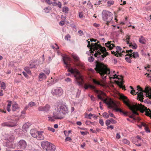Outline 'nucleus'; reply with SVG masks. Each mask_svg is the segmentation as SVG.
Instances as JSON below:
<instances>
[{
	"label": "nucleus",
	"instance_id": "obj_61",
	"mask_svg": "<svg viewBox=\"0 0 151 151\" xmlns=\"http://www.w3.org/2000/svg\"><path fill=\"white\" fill-rule=\"evenodd\" d=\"M114 109L115 110L116 112L119 111L120 112H122V110L120 109L115 108Z\"/></svg>",
	"mask_w": 151,
	"mask_h": 151
},
{
	"label": "nucleus",
	"instance_id": "obj_16",
	"mask_svg": "<svg viewBox=\"0 0 151 151\" xmlns=\"http://www.w3.org/2000/svg\"><path fill=\"white\" fill-rule=\"evenodd\" d=\"M38 131L35 129H32L30 130V133L32 137L37 138L38 134Z\"/></svg>",
	"mask_w": 151,
	"mask_h": 151
},
{
	"label": "nucleus",
	"instance_id": "obj_12",
	"mask_svg": "<svg viewBox=\"0 0 151 151\" xmlns=\"http://www.w3.org/2000/svg\"><path fill=\"white\" fill-rule=\"evenodd\" d=\"M1 125L2 126H7L9 127H14L17 125L16 121H9L2 123Z\"/></svg>",
	"mask_w": 151,
	"mask_h": 151
},
{
	"label": "nucleus",
	"instance_id": "obj_3",
	"mask_svg": "<svg viewBox=\"0 0 151 151\" xmlns=\"http://www.w3.org/2000/svg\"><path fill=\"white\" fill-rule=\"evenodd\" d=\"M95 70L100 75L103 79H106V75L110 73V70L104 64L96 61Z\"/></svg>",
	"mask_w": 151,
	"mask_h": 151
},
{
	"label": "nucleus",
	"instance_id": "obj_25",
	"mask_svg": "<svg viewBox=\"0 0 151 151\" xmlns=\"http://www.w3.org/2000/svg\"><path fill=\"white\" fill-rule=\"evenodd\" d=\"M30 125V124L29 123H26L23 125L22 129L24 130L27 131Z\"/></svg>",
	"mask_w": 151,
	"mask_h": 151
},
{
	"label": "nucleus",
	"instance_id": "obj_59",
	"mask_svg": "<svg viewBox=\"0 0 151 151\" xmlns=\"http://www.w3.org/2000/svg\"><path fill=\"white\" fill-rule=\"evenodd\" d=\"M57 6H58L59 8H60L61 7L62 4L59 1L58 3L57 4Z\"/></svg>",
	"mask_w": 151,
	"mask_h": 151
},
{
	"label": "nucleus",
	"instance_id": "obj_49",
	"mask_svg": "<svg viewBox=\"0 0 151 151\" xmlns=\"http://www.w3.org/2000/svg\"><path fill=\"white\" fill-rule=\"evenodd\" d=\"M151 92V91H150L148 93H146V95H147V97H149L150 99H151V93H150Z\"/></svg>",
	"mask_w": 151,
	"mask_h": 151
},
{
	"label": "nucleus",
	"instance_id": "obj_56",
	"mask_svg": "<svg viewBox=\"0 0 151 151\" xmlns=\"http://www.w3.org/2000/svg\"><path fill=\"white\" fill-rule=\"evenodd\" d=\"M79 17L81 18H82L83 17V14L82 12H79Z\"/></svg>",
	"mask_w": 151,
	"mask_h": 151
},
{
	"label": "nucleus",
	"instance_id": "obj_52",
	"mask_svg": "<svg viewBox=\"0 0 151 151\" xmlns=\"http://www.w3.org/2000/svg\"><path fill=\"white\" fill-rule=\"evenodd\" d=\"M126 52L127 53V54H132V50H126Z\"/></svg>",
	"mask_w": 151,
	"mask_h": 151
},
{
	"label": "nucleus",
	"instance_id": "obj_44",
	"mask_svg": "<svg viewBox=\"0 0 151 151\" xmlns=\"http://www.w3.org/2000/svg\"><path fill=\"white\" fill-rule=\"evenodd\" d=\"M99 123L102 126H103L104 125V122L103 120L102 119H100L99 121Z\"/></svg>",
	"mask_w": 151,
	"mask_h": 151
},
{
	"label": "nucleus",
	"instance_id": "obj_57",
	"mask_svg": "<svg viewBox=\"0 0 151 151\" xmlns=\"http://www.w3.org/2000/svg\"><path fill=\"white\" fill-rule=\"evenodd\" d=\"M28 68L26 67L24 68V70L28 73H31L29 69H28Z\"/></svg>",
	"mask_w": 151,
	"mask_h": 151
},
{
	"label": "nucleus",
	"instance_id": "obj_58",
	"mask_svg": "<svg viewBox=\"0 0 151 151\" xmlns=\"http://www.w3.org/2000/svg\"><path fill=\"white\" fill-rule=\"evenodd\" d=\"M64 133L65 136H68L69 135V133H68V131L66 130H65L64 131Z\"/></svg>",
	"mask_w": 151,
	"mask_h": 151
},
{
	"label": "nucleus",
	"instance_id": "obj_27",
	"mask_svg": "<svg viewBox=\"0 0 151 151\" xmlns=\"http://www.w3.org/2000/svg\"><path fill=\"white\" fill-rule=\"evenodd\" d=\"M72 56L75 61H78L79 60V58L76 55L73 54H72Z\"/></svg>",
	"mask_w": 151,
	"mask_h": 151
},
{
	"label": "nucleus",
	"instance_id": "obj_63",
	"mask_svg": "<svg viewBox=\"0 0 151 151\" xmlns=\"http://www.w3.org/2000/svg\"><path fill=\"white\" fill-rule=\"evenodd\" d=\"M88 86H89V88H92L93 89H95V87L93 86H92L91 85H89Z\"/></svg>",
	"mask_w": 151,
	"mask_h": 151
},
{
	"label": "nucleus",
	"instance_id": "obj_35",
	"mask_svg": "<svg viewBox=\"0 0 151 151\" xmlns=\"http://www.w3.org/2000/svg\"><path fill=\"white\" fill-rule=\"evenodd\" d=\"M44 72L46 74L48 75L50 73V70L49 69L46 68H45V70H44Z\"/></svg>",
	"mask_w": 151,
	"mask_h": 151
},
{
	"label": "nucleus",
	"instance_id": "obj_17",
	"mask_svg": "<svg viewBox=\"0 0 151 151\" xmlns=\"http://www.w3.org/2000/svg\"><path fill=\"white\" fill-rule=\"evenodd\" d=\"M43 132L42 131H38V134L37 138L38 140H42L44 139V136L42 135Z\"/></svg>",
	"mask_w": 151,
	"mask_h": 151
},
{
	"label": "nucleus",
	"instance_id": "obj_34",
	"mask_svg": "<svg viewBox=\"0 0 151 151\" xmlns=\"http://www.w3.org/2000/svg\"><path fill=\"white\" fill-rule=\"evenodd\" d=\"M69 70V71L71 73H74L75 74H76V71H78L76 70H74L73 68H71L70 70Z\"/></svg>",
	"mask_w": 151,
	"mask_h": 151
},
{
	"label": "nucleus",
	"instance_id": "obj_31",
	"mask_svg": "<svg viewBox=\"0 0 151 151\" xmlns=\"http://www.w3.org/2000/svg\"><path fill=\"white\" fill-rule=\"evenodd\" d=\"M103 116L105 119H108L109 117V115L106 112H104L102 114Z\"/></svg>",
	"mask_w": 151,
	"mask_h": 151
},
{
	"label": "nucleus",
	"instance_id": "obj_51",
	"mask_svg": "<svg viewBox=\"0 0 151 151\" xmlns=\"http://www.w3.org/2000/svg\"><path fill=\"white\" fill-rule=\"evenodd\" d=\"M70 35L68 34L66 35L65 37V40H69V38H70Z\"/></svg>",
	"mask_w": 151,
	"mask_h": 151
},
{
	"label": "nucleus",
	"instance_id": "obj_24",
	"mask_svg": "<svg viewBox=\"0 0 151 151\" xmlns=\"http://www.w3.org/2000/svg\"><path fill=\"white\" fill-rule=\"evenodd\" d=\"M36 104L34 102H29L27 105V106H26L25 108V110H27L28 108L29 107H31L33 106H35Z\"/></svg>",
	"mask_w": 151,
	"mask_h": 151
},
{
	"label": "nucleus",
	"instance_id": "obj_29",
	"mask_svg": "<svg viewBox=\"0 0 151 151\" xmlns=\"http://www.w3.org/2000/svg\"><path fill=\"white\" fill-rule=\"evenodd\" d=\"M7 119L9 121H16L14 119L13 117L11 116H8L7 118Z\"/></svg>",
	"mask_w": 151,
	"mask_h": 151
},
{
	"label": "nucleus",
	"instance_id": "obj_14",
	"mask_svg": "<svg viewBox=\"0 0 151 151\" xmlns=\"http://www.w3.org/2000/svg\"><path fill=\"white\" fill-rule=\"evenodd\" d=\"M19 145L21 149H24L26 147L27 144L26 142L24 140L22 139L19 142Z\"/></svg>",
	"mask_w": 151,
	"mask_h": 151
},
{
	"label": "nucleus",
	"instance_id": "obj_37",
	"mask_svg": "<svg viewBox=\"0 0 151 151\" xmlns=\"http://www.w3.org/2000/svg\"><path fill=\"white\" fill-rule=\"evenodd\" d=\"M94 60V58L93 56H91L88 58V60L90 62H93Z\"/></svg>",
	"mask_w": 151,
	"mask_h": 151
},
{
	"label": "nucleus",
	"instance_id": "obj_11",
	"mask_svg": "<svg viewBox=\"0 0 151 151\" xmlns=\"http://www.w3.org/2000/svg\"><path fill=\"white\" fill-rule=\"evenodd\" d=\"M96 53L94 54V55L95 57H97V60L99 61H101L104 60L105 57L103 55H101V53L100 51L99 50L96 51Z\"/></svg>",
	"mask_w": 151,
	"mask_h": 151
},
{
	"label": "nucleus",
	"instance_id": "obj_48",
	"mask_svg": "<svg viewBox=\"0 0 151 151\" xmlns=\"http://www.w3.org/2000/svg\"><path fill=\"white\" fill-rule=\"evenodd\" d=\"M145 131L147 132H150L147 126L145 128Z\"/></svg>",
	"mask_w": 151,
	"mask_h": 151
},
{
	"label": "nucleus",
	"instance_id": "obj_4",
	"mask_svg": "<svg viewBox=\"0 0 151 151\" xmlns=\"http://www.w3.org/2000/svg\"><path fill=\"white\" fill-rule=\"evenodd\" d=\"M137 90L140 91V93L139 92H137L136 94L138 95V99H139V100L141 102L143 101V100L144 99L143 97L144 96L143 92L146 93H148L150 91H151V88L148 87H146L144 90H143L139 86H137Z\"/></svg>",
	"mask_w": 151,
	"mask_h": 151
},
{
	"label": "nucleus",
	"instance_id": "obj_41",
	"mask_svg": "<svg viewBox=\"0 0 151 151\" xmlns=\"http://www.w3.org/2000/svg\"><path fill=\"white\" fill-rule=\"evenodd\" d=\"M1 87L2 89H5L6 88L5 83L4 82H2L1 84Z\"/></svg>",
	"mask_w": 151,
	"mask_h": 151
},
{
	"label": "nucleus",
	"instance_id": "obj_39",
	"mask_svg": "<svg viewBox=\"0 0 151 151\" xmlns=\"http://www.w3.org/2000/svg\"><path fill=\"white\" fill-rule=\"evenodd\" d=\"M116 52H119L121 51L122 48L119 46H117L116 47Z\"/></svg>",
	"mask_w": 151,
	"mask_h": 151
},
{
	"label": "nucleus",
	"instance_id": "obj_47",
	"mask_svg": "<svg viewBox=\"0 0 151 151\" xmlns=\"http://www.w3.org/2000/svg\"><path fill=\"white\" fill-rule=\"evenodd\" d=\"M130 88L132 89L130 92L133 95H135L136 94H134V93H133V92H135V90L133 89V88L132 86H130Z\"/></svg>",
	"mask_w": 151,
	"mask_h": 151
},
{
	"label": "nucleus",
	"instance_id": "obj_38",
	"mask_svg": "<svg viewBox=\"0 0 151 151\" xmlns=\"http://www.w3.org/2000/svg\"><path fill=\"white\" fill-rule=\"evenodd\" d=\"M123 142L124 144H127V145H129L130 143L129 141L127 139H124L123 140Z\"/></svg>",
	"mask_w": 151,
	"mask_h": 151
},
{
	"label": "nucleus",
	"instance_id": "obj_46",
	"mask_svg": "<svg viewBox=\"0 0 151 151\" xmlns=\"http://www.w3.org/2000/svg\"><path fill=\"white\" fill-rule=\"evenodd\" d=\"M96 92L97 93H99L101 94H102V95L105 94V93H104L103 91H100L96 90Z\"/></svg>",
	"mask_w": 151,
	"mask_h": 151
},
{
	"label": "nucleus",
	"instance_id": "obj_20",
	"mask_svg": "<svg viewBox=\"0 0 151 151\" xmlns=\"http://www.w3.org/2000/svg\"><path fill=\"white\" fill-rule=\"evenodd\" d=\"M12 111H16L17 110L18 111L19 109V107L17 104H13L12 105Z\"/></svg>",
	"mask_w": 151,
	"mask_h": 151
},
{
	"label": "nucleus",
	"instance_id": "obj_9",
	"mask_svg": "<svg viewBox=\"0 0 151 151\" xmlns=\"http://www.w3.org/2000/svg\"><path fill=\"white\" fill-rule=\"evenodd\" d=\"M51 93L53 96H60L63 94V90L60 87H56L51 91Z\"/></svg>",
	"mask_w": 151,
	"mask_h": 151
},
{
	"label": "nucleus",
	"instance_id": "obj_33",
	"mask_svg": "<svg viewBox=\"0 0 151 151\" xmlns=\"http://www.w3.org/2000/svg\"><path fill=\"white\" fill-rule=\"evenodd\" d=\"M87 6L89 9H91L93 7V6L90 1H88V2L87 4Z\"/></svg>",
	"mask_w": 151,
	"mask_h": 151
},
{
	"label": "nucleus",
	"instance_id": "obj_36",
	"mask_svg": "<svg viewBox=\"0 0 151 151\" xmlns=\"http://www.w3.org/2000/svg\"><path fill=\"white\" fill-rule=\"evenodd\" d=\"M129 46L130 47H131L133 49H136L137 47V45L135 44L134 45H133L132 44V43H131L129 45Z\"/></svg>",
	"mask_w": 151,
	"mask_h": 151
},
{
	"label": "nucleus",
	"instance_id": "obj_54",
	"mask_svg": "<svg viewBox=\"0 0 151 151\" xmlns=\"http://www.w3.org/2000/svg\"><path fill=\"white\" fill-rule=\"evenodd\" d=\"M65 140V141H70L72 140V139L70 137H67L66 138Z\"/></svg>",
	"mask_w": 151,
	"mask_h": 151
},
{
	"label": "nucleus",
	"instance_id": "obj_50",
	"mask_svg": "<svg viewBox=\"0 0 151 151\" xmlns=\"http://www.w3.org/2000/svg\"><path fill=\"white\" fill-rule=\"evenodd\" d=\"M65 81L67 82H71V79L70 78H65Z\"/></svg>",
	"mask_w": 151,
	"mask_h": 151
},
{
	"label": "nucleus",
	"instance_id": "obj_5",
	"mask_svg": "<svg viewBox=\"0 0 151 151\" xmlns=\"http://www.w3.org/2000/svg\"><path fill=\"white\" fill-rule=\"evenodd\" d=\"M102 17L103 20L106 21V24L108 25L112 19V14L111 12L103 11L102 14Z\"/></svg>",
	"mask_w": 151,
	"mask_h": 151
},
{
	"label": "nucleus",
	"instance_id": "obj_62",
	"mask_svg": "<svg viewBox=\"0 0 151 151\" xmlns=\"http://www.w3.org/2000/svg\"><path fill=\"white\" fill-rule=\"evenodd\" d=\"M130 37V35H127V36H126V41L129 40Z\"/></svg>",
	"mask_w": 151,
	"mask_h": 151
},
{
	"label": "nucleus",
	"instance_id": "obj_21",
	"mask_svg": "<svg viewBox=\"0 0 151 151\" xmlns=\"http://www.w3.org/2000/svg\"><path fill=\"white\" fill-rule=\"evenodd\" d=\"M88 45L87 46V47H88L90 48V51H91L90 53H93L94 52V51L95 50H93L94 47L92 46V43H91V45H90L91 43L90 41L88 42ZM88 52L89 53H90V52Z\"/></svg>",
	"mask_w": 151,
	"mask_h": 151
},
{
	"label": "nucleus",
	"instance_id": "obj_19",
	"mask_svg": "<svg viewBox=\"0 0 151 151\" xmlns=\"http://www.w3.org/2000/svg\"><path fill=\"white\" fill-rule=\"evenodd\" d=\"M46 78V76L45 73H41L39 75V78L40 81H41Z\"/></svg>",
	"mask_w": 151,
	"mask_h": 151
},
{
	"label": "nucleus",
	"instance_id": "obj_28",
	"mask_svg": "<svg viewBox=\"0 0 151 151\" xmlns=\"http://www.w3.org/2000/svg\"><path fill=\"white\" fill-rule=\"evenodd\" d=\"M93 83L96 84L100 85L101 86H104V84L101 83L100 82L96 81V80H95V79L93 80Z\"/></svg>",
	"mask_w": 151,
	"mask_h": 151
},
{
	"label": "nucleus",
	"instance_id": "obj_26",
	"mask_svg": "<svg viewBox=\"0 0 151 151\" xmlns=\"http://www.w3.org/2000/svg\"><path fill=\"white\" fill-rule=\"evenodd\" d=\"M139 42L142 44H145L146 42V40L142 36H141L140 38L139 39Z\"/></svg>",
	"mask_w": 151,
	"mask_h": 151
},
{
	"label": "nucleus",
	"instance_id": "obj_2",
	"mask_svg": "<svg viewBox=\"0 0 151 151\" xmlns=\"http://www.w3.org/2000/svg\"><path fill=\"white\" fill-rule=\"evenodd\" d=\"M56 111L54 112L53 117L56 119H62L63 117L62 115H65L69 112V109L65 103L59 102L55 106Z\"/></svg>",
	"mask_w": 151,
	"mask_h": 151
},
{
	"label": "nucleus",
	"instance_id": "obj_53",
	"mask_svg": "<svg viewBox=\"0 0 151 151\" xmlns=\"http://www.w3.org/2000/svg\"><path fill=\"white\" fill-rule=\"evenodd\" d=\"M44 10L45 12L46 13H48L49 12V8L48 7H46L44 8Z\"/></svg>",
	"mask_w": 151,
	"mask_h": 151
},
{
	"label": "nucleus",
	"instance_id": "obj_18",
	"mask_svg": "<svg viewBox=\"0 0 151 151\" xmlns=\"http://www.w3.org/2000/svg\"><path fill=\"white\" fill-rule=\"evenodd\" d=\"M120 77L121 78H120V79H121L119 80H120L121 81H118L116 83L118 84V85L119 86L120 88H122L123 89H124L125 88L124 86H122V84L124 83V81L122 80L123 77L122 76H121Z\"/></svg>",
	"mask_w": 151,
	"mask_h": 151
},
{
	"label": "nucleus",
	"instance_id": "obj_60",
	"mask_svg": "<svg viewBox=\"0 0 151 151\" xmlns=\"http://www.w3.org/2000/svg\"><path fill=\"white\" fill-rule=\"evenodd\" d=\"M92 122L88 121H86L85 122V124L87 125H89L90 124H92Z\"/></svg>",
	"mask_w": 151,
	"mask_h": 151
},
{
	"label": "nucleus",
	"instance_id": "obj_1",
	"mask_svg": "<svg viewBox=\"0 0 151 151\" xmlns=\"http://www.w3.org/2000/svg\"><path fill=\"white\" fill-rule=\"evenodd\" d=\"M121 99L122 100L124 103L132 111L134 114L138 115V113L137 112V111H139L142 113L145 112V114L146 116H150V113L148 111L147 108L141 104H137L131 105L129 103V100L127 97L124 95H121L120 96Z\"/></svg>",
	"mask_w": 151,
	"mask_h": 151
},
{
	"label": "nucleus",
	"instance_id": "obj_15",
	"mask_svg": "<svg viewBox=\"0 0 151 151\" xmlns=\"http://www.w3.org/2000/svg\"><path fill=\"white\" fill-rule=\"evenodd\" d=\"M63 60L64 64L66 65V67H69L70 64L68 63V62L70 61V59L68 57H63Z\"/></svg>",
	"mask_w": 151,
	"mask_h": 151
},
{
	"label": "nucleus",
	"instance_id": "obj_22",
	"mask_svg": "<svg viewBox=\"0 0 151 151\" xmlns=\"http://www.w3.org/2000/svg\"><path fill=\"white\" fill-rule=\"evenodd\" d=\"M111 41H108L107 43L106 44V46L108 47L110 50L112 49L113 47H114V44H111Z\"/></svg>",
	"mask_w": 151,
	"mask_h": 151
},
{
	"label": "nucleus",
	"instance_id": "obj_32",
	"mask_svg": "<svg viewBox=\"0 0 151 151\" xmlns=\"http://www.w3.org/2000/svg\"><path fill=\"white\" fill-rule=\"evenodd\" d=\"M68 8L67 6L63 7L62 9V11L65 13H68Z\"/></svg>",
	"mask_w": 151,
	"mask_h": 151
},
{
	"label": "nucleus",
	"instance_id": "obj_30",
	"mask_svg": "<svg viewBox=\"0 0 151 151\" xmlns=\"http://www.w3.org/2000/svg\"><path fill=\"white\" fill-rule=\"evenodd\" d=\"M132 56L135 58H138L139 57L138 53L137 52H134L133 55H132Z\"/></svg>",
	"mask_w": 151,
	"mask_h": 151
},
{
	"label": "nucleus",
	"instance_id": "obj_6",
	"mask_svg": "<svg viewBox=\"0 0 151 151\" xmlns=\"http://www.w3.org/2000/svg\"><path fill=\"white\" fill-rule=\"evenodd\" d=\"M41 146L42 148L46 151H55L56 148L55 145L47 141L42 142Z\"/></svg>",
	"mask_w": 151,
	"mask_h": 151
},
{
	"label": "nucleus",
	"instance_id": "obj_42",
	"mask_svg": "<svg viewBox=\"0 0 151 151\" xmlns=\"http://www.w3.org/2000/svg\"><path fill=\"white\" fill-rule=\"evenodd\" d=\"M111 123L110 119L106 120L105 122L106 125L107 126Z\"/></svg>",
	"mask_w": 151,
	"mask_h": 151
},
{
	"label": "nucleus",
	"instance_id": "obj_7",
	"mask_svg": "<svg viewBox=\"0 0 151 151\" xmlns=\"http://www.w3.org/2000/svg\"><path fill=\"white\" fill-rule=\"evenodd\" d=\"M76 80V84L79 86H83V80L82 78V76L79 71H76V74L74 75Z\"/></svg>",
	"mask_w": 151,
	"mask_h": 151
},
{
	"label": "nucleus",
	"instance_id": "obj_64",
	"mask_svg": "<svg viewBox=\"0 0 151 151\" xmlns=\"http://www.w3.org/2000/svg\"><path fill=\"white\" fill-rule=\"evenodd\" d=\"M114 127L113 125H110L109 126H108L107 127V129H109V128H111V129H114Z\"/></svg>",
	"mask_w": 151,
	"mask_h": 151
},
{
	"label": "nucleus",
	"instance_id": "obj_10",
	"mask_svg": "<svg viewBox=\"0 0 151 151\" xmlns=\"http://www.w3.org/2000/svg\"><path fill=\"white\" fill-rule=\"evenodd\" d=\"M103 102L108 106V107L109 109L113 108L114 106H116V104L111 99H110L108 101L107 99H104L103 100Z\"/></svg>",
	"mask_w": 151,
	"mask_h": 151
},
{
	"label": "nucleus",
	"instance_id": "obj_40",
	"mask_svg": "<svg viewBox=\"0 0 151 151\" xmlns=\"http://www.w3.org/2000/svg\"><path fill=\"white\" fill-rule=\"evenodd\" d=\"M109 119L110 120L111 123L112 124H115L117 123L116 121L115 120L113 119L110 118Z\"/></svg>",
	"mask_w": 151,
	"mask_h": 151
},
{
	"label": "nucleus",
	"instance_id": "obj_55",
	"mask_svg": "<svg viewBox=\"0 0 151 151\" xmlns=\"http://www.w3.org/2000/svg\"><path fill=\"white\" fill-rule=\"evenodd\" d=\"M78 33L80 35L82 36L83 35V33L82 31L80 30L78 31Z\"/></svg>",
	"mask_w": 151,
	"mask_h": 151
},
{
	"label": "nucleus",
	"instance_id": "obj_45",
	"mask_svg": "<svg viewBox=\"0 0 151 151\" xmlns=\"http://www.w3.org/2000/svg\"><path fill=\"white\" fill-rule=\"evenodd\" d=\"M47 129L48 130L52 132H54L55 131V129L52 127H48Z\"/></svg>",
	"mask_w": 151,
	"mask_h": 151
},
{
	"label": "nucleus",
	"instance_id": "obj_13",
	"mask_svg": "<svg viewBox=\"0 0 151 151\" xmlns=\"http://www.w3.org/2000/svg\"><path fill=\"white\" fill-rule=\"evenodd\" d=\"M50 108V107L49 105L46 104L44 106H39L38 108V110L39 111H43L46 112L49 111Z\"/></svg>",
	"mask_w": 151,
	"mask_h": 151
},
{
	"label": "nucleus",
	"instance_id": "obj_43",
	"mask_svg": "<svg viewBox=\"0 0 151 151\" xmlns=\"http://www.w3.org/2000/svg\"><path fill=\"white\" fill-rule=\"evenodd\" d=\"M114 3V1H109L107 2L108 5L110 6L111 5H113Z\"/></svg>",
	"mask_w": 151,
	"mask_h": 151
},
{
	"label": "nucleus",
	"instance_id": "obj_8",
	"mask_svg": "<svg viewBox=\"0 0 151 151\" xmlns=\"http://www.w3.org/2000/svg\"><path fill=\"white\" fill-rule=\"evenodd\" d=\"M100 44L99 41H98L96 43H92V45L94 47L93 50H99L103 54L106 51V49L105 47H102Z\"/></svg>",
	"mask_w": 151,
	"mask_h": 151
},
{
	"label": "nucleus",
	"instance_id": "obj_23",
	"mask_svg": "<svg viewBox=\"0 0 151 151\" xmlns=\"http://www.w3.org/2000/svg\"><path fill=\"white\" fill-rule=\"evenodd\" d=\"M126 55H129V57H127L125 58V60H126L128 62V63H131L132 62V61L131 60V58H132V54H127Z\"/></svg>",
	"mask_w": 151,
	"mask_h": 151
}]
</instances>
